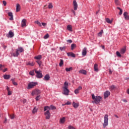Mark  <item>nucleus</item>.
Masks as SVG:
<instances>
[{"label":"nucleus","mask_w":129,"mask_h":129,"mask_svg":"<svg viewBox=\"0 0 129 129\" xmlns=\"http://www.w3.org/2000/svg\"><path fill=\"white\" fill-rule=\"evenodd\" d=\"M73 106L75 108H77L78 106H79V103H75V102H73Z\"/></svg>","instance_id":"aec40b11"},{"label":"nucleus","mask_w":129,"mask_h":129,"mask_svg":"<svg viewBox=\"0 0 129 129\" xmlns=\"http://www.w3.org/2000/svg\"><path fill=\"white\" fill-rule=\"evenodd\" d=\"M3 71V72H7V71H8V68H6Z\"/></svg>","instance_id":"bf43d9fd"},{"label":"nucleus","mask_w":129,"mask_h":129,"mask_svg":"<svg viewBox=\"0 0 129 129\" xmlns=\"http://www.w3.org/2000/svg\"><path fill=\"white\" fill-rule=\"evenodd\" d=\"M19 52L20 53H22V52H24V49L22 47H19L18 49H16V53H13V55L14 57H18L19 55H20V53H19Z\"/></svg>","instance_id":"f03ea898"},{"label":"nucleus","mask_w":129,"mask_h":129,"mask_svg":"<svg viewBox=\"0 0 129 129\" xmlns=\"http://www.w3.org/2000/svg\"><path fill=\"white\" fill-rule=\"evenodd\" d=\"M48 109H51L52 110H54V109H56V107L52 105H50V107H49L48 106H46L45 107H44V111H46V110H48Z\"/></svg>","instance_id":"423d86ee"},{"label":"nucleus","mask_w":129,"mask_h":129,"mask_svg":"<svg viewBox=\"0 0 129 129\" xmlns=\"http://www.w3.org/2000/svg\"><path fill=\"white\" fill-rule=\"evenodd\" d=\"M73 68L72 67H71V68H66V71H67V72H69L70 71H71V70H72Z\"/></svg>","instance_id":"f704fd0d"},{"label":"nucleus","mask_w":129,"mask_h":129,"mask_svg":"<svg viewBox=\"0 0 129 129\" xmlns=\"http://www.w3.org/2000/svg\"><path fill=\"white\" fill-rule=\"evenodd\" d=\"M21 27L22 28H24L25 27H27V20L24 19L22 20L21 22Z\"/></svg>","instance_id":"1a4fd4ad"},{"label":"nucleus","mask_w":129,"mask_h":129,"mask_svg":"<svg viewBox=\"0 0 129 129\" xmlns=\"http://www.w3.org/2000/svg\"><path fill=\"white\" fill-rule=\"evenodd\" d=\"M49 38V34H47L44 36V39H48Z\"/></svg>","instance_id":"09e8293b"},{"label":"nucleus","mask_w":129,"mask_h":129,"mask_svg":"<svg viewBox=\"0 0 129 129\" xmlns=\"http://www.w3.org/2000/svg\"><path fill=\"white\" fill-rule=\"evenodd\" d=\"M79 73H81V74H84V75H86L87 72L86 71L84 70H81L79 71Z\"/></svg>","instance_id":"4be33fe9"},{"label":"nucleus","mask_w":129,"mask_h":129,"mask_svg":"<svg viewBox=\"0 0 129 129\" xmlns=\"http://www.w3.org/2000/svg\"><path fill=\"white\" fill-rule=\"evenodd\" d=\"M29 74L30 75H32V76H34V75H35V73L34 72V71H31L29 72Z\"/></svg>","instance_id":"49530a36"},{"label":"nucleus","mask_w":129,"mask_h":129,"mask_svg":"<svg viewBox=\"0 0 129 129\" xmlns=\"http://www.w3.org/2000/svg\"><path fill=\"white\" fill-rule=\"evenodd\" d=\"M123 16L125 20H129V16H128V13H127V12H125L123 13Z\"/></svg>","instance_id":"4468645a"},{"label":"nucleus","mask_w":129,"mask_h":129,"mask_svg":"<svg viewBox=\"0 0 129 129\" xmlns=\"http://www.w3.org/2000/svg\"><path fill=\"white\" fill-rule=\"evenodd\" d=\"M65 104H66V105H71V102L70 101H68L66 103H65Z\"/></svg>","instance_id":"603ef678"},{"label":"nucleus","mask_w":129,"mask_h":129,"mask_svg":"<svg viewBox=\"0 0 129 129\" xmlns=\"http://www.w3.org/2000/svg\"><path fill=\"white\" fill-rule=\"evenodd\" d=\"M94 71H95L96 72H98V65L97 64V63H95L94 64Z\"/></svg>","instance_id":"6ab92c4d"},{"label":"nucleus","mask_w":129,"mask_h":129,"mask_svg":"<svg viewBox=\"0 0 129 129\" xmlns=\"http://www.w3.org/2000/svg\"><path fill=\"white\" fill-rule=\"evenodd\" d=\"M119 15H122V9L120 10V12L119 13Z\"/></svg>","instance_id":"6e6d98bb"},{"label":"nucleus","mask_w":129,"mask_h":129,"mask_svg":"<svg viewBox=\"0 0 129 129\" xmlns=\"http://www.w3.org/2000/svg\"><path fill=\"white\" fill-rule=\"evenodd\" d=\"M67 29L68 31H70V32H72V26H71V25H68Z\"/></svg>","instance_id":"c85d7f7f"},{"label":"nucleus","mask_w":129,"mask_h":129,"mask_svg":"<svg viewBox=\"0 0 129 129\" xmlns=\"http://www.w3.org/2000/svg\"><path fill=\"white\" fill-rule=\"evenodd\" d=\"M38 111V109H37V107H34V109H33L32 113H36Z\"/></svg>","instance_id":"72a5a7b5"},{"label":"nucleus","mask_w":129,"mask_h":129,"mask_svg":"<svg viewBox=\"0 0 129 129\" xmlns=\"http://www.w3.org/2000/svg\"><path fill=\"white\" fill-rule=\"evenodd\" d=\"M109 74H111L112 73V71H111V70L110 69L109 70Z\"/></svg>","instance_id":"680f3d73"},{"label":"nucleus","mask_w":129,"mask_h":129,"mask_svg":"<svg viewBox=\"0 0 129 129\" xmlns=\"http://www.w3.org/2000/svg\"><path fill=\"white\" fill-rule=\"evenodd\" d=\"M110 95V92H109V91H106L104 94V98L105 99V98H107V97H108V96Z\"/></svg>","instance_id":"f8f14e48"},{"label":"nucleus","mask_w":129,"mask_h":129,"mask_svg":"<svg viewBox=\"0 0 129 129\" xmlns=\"http://www.w3.org/2000/svg\"><path fill=\"white\" fill-rule=\"evenodd\" d=\"M68 56H71L73 58H75V54L73 52H69L67 53Z\"/></svg>","instance_id":"393cba45"},{"label":"nucleus","mask_w":129,"mask_h":129,"mask_svg":"<svg viewBox=\"0 0 129 129\" xmlns=\"http://www.w3.org/2000/svg\"><path fill=\"white\" fill-rule=\"evenodd\" d=\"M72 13H73L74 16H75V15H76L75 11H74V10H72Z\"/></svg>","instance_id":"69168bd1"},{"label":"nucleus","mask_w":129,"mask_h":129,"mask_svg":"<svg viewBox=\"0 0 129 129\" xmlns=\"http://www.w3.org/2000/svg\"><path fill=\"white\" fill-rule=\"evenodd\" d=\"M104 122L103 124V127H105L106 126H107V125H108V115L106 114L104 117Z\"/></svg>","instance_id":"7ed1b4c3"},{"label":"nucleus","mask_w":129,"mask_h":129,"mask_svg":"<svg viewBox=\"0 0 129 129\" xmlns=\"http://www.w3.org/2000/svg\"><path fill=\"white\" fill-rule=\"evenodd\" d=\"M3 77H4V79H6V80H8V79H10V78H11V75H4L3 76Z\"/></svg>","instance_id":"412c9836"},{"label":"nucleus","mask_w":129,"mask_h":129,"mask_svg":"<svg viewBox=\"0 0 129 129\" xmlns=\"http://www.w3.org/2000/svg\"><path fill=\"white\" fill-rule=\"evenodd\" d=\"M92 98L94 100V102L96 104H99L100 103V101H102V98L99 96H95L94 95V94H92Z\"/></svg>","instance_id":"f257e3e1"},{"label":"nucleus","mask_w":129,"mask_h":129,"mask_svg":"<svg viewBox=\"0 0 129 129\" xmlns=\"http://www.w3.org/2000/svg\"><path fill=\"white\" fill-rule=\"evenodd\" d=\"M7 121H8V119H7V118H5V120L4 121V123H7Z\"/></svg>","instance_id":"052dcab7"},{"label":"nucleus","mask_w":129,"mask_h":129,"mask_svg":"<svg viewBox=\"0 0 129 129\" xmlns=\"http://www.w3.org/2000/svg\"><path fill=\"white\" fill-rule=\"evenodd\" d=\"M60 123H64L65 122V117H63L61 118L59 120Z\"/></svg>","instance_id":"cd10ccee"},{"label":"nucleus","mask_w":129,"mask_h":129,"mask_svg":"<svg viewBox=\"0 0 129 129\" xmlns=\"http://www.w3.org/2000/svg\"><path fill=\"white\" fill-rule=\"evenodd\" d=\"M69 129H75V127H73V126L69 125L68 127Z\"/></svg>","instance_id":"3c124183"},{"label":"nucleus","mask_w":129,"mask_h":129,"mask_svg":"<svg viewBox=\"0 0 129 129\" xmlns=\"http://www.w3.org/2000/svg\"><path fill=\"white\" fill-rule=\"evenodd\" d=\"M69 91L68 89H63V94H64V95H69Z\"/></svg>","instance_id":"2eb2a0df"},{"label":"nucleus","mask_w":129,"mask_h":129,"mask_svg":"<svg viewBox=\"0 0 129 129\" xmlns=\"http://www.w3.org/2000/svg\"><path fill=\"white\" fill-rule=\"evenodd\" d=\"M5 68V65H3L2 64H0V70L2 71L3 69Z\"/></svg>","instance_id":"79ce46f5"},{"label":"nucleus","mask_w":129,"mask_h":129,"mask_svg":"<svg viewBox=\"0 0 129 129\" xmlns=\"http://www.w3.org/2000/svg\"><path fill=\"white\" fill-rule=\"evenodd\" d=\"M115 88V87L114 85H112L110 87V90H114V89Z\"/></svg>","instance_id":"ea45409f"},{"label":"nucleus","mask_w":129,"mask_h":129,"mask_svg":"<svg viewBox=\"0 0 129 129\" xmlns=\"http://www.w3.org/2000/svg\"><path fill=\"white\" fill-rule=\"evenodd\" d=\"M21 11V6H20V4H17L16 6V12L18 13V12H20Z\"/></svg>","instance_id":"5701e85b"},{"label":"nucleus","mask_w":129,"mask_h":129,"mask_svg":"<svg viewBox=\"0 0 129 129\" xmlns=\"http://www.w3.org/2000/svg\"><path fill=\"white\" fill-rule=\"evenodd\" d=\"M15 34L12 31H10L8 34L7 35V37H8V38H13Z\"/></svg>","instance_id":"9d476101"},{"label":"nucleus","mask_w":129,"mask_h":129,"mask_svg":"<svg viewBox=\"0 0 129 129\" xmlns=\"http://www.w3.org/2000/svg\"><path fill=\"white\" fill-rule=\"evenodd\" d=\"M106 22L108 23V24H112V21L110 20L109 18H106Z\"/></svg>","instance_id":"7c9ffc66"},{"label":"nucleus","mask_w":129,"mask_h":129,"mask_svg":"<svg viewBox=\"0 0 129 129\" xmlns=\"http://www.w3.org/2000/svg\"><path fill=\"white\" fill-rule=\"evenodd\" d=\"M129 80V78H125V80Z\"/></svg>","instance_id":"774afa93"},{"label":"nucleus","mask_w":129,"mask_h":129,"mask_svg":"<svg viewBox=\"0 0 129 129\" xmlns=\"http://www.w3.org/2000/svg\"><path fill=\"white\" fill-rule=\"evenodd\" d=\"M34 59H35L36 60H41V59H42V55H38L37 56H36L34 57Z\"/></svg>","instance_id":"b1692460"},{"label":"nucleus","mask_w":129,"mask_h":129,"mask_svg":"<svg viewBox=\"0 0 129 129\" xmlns=\"http://www.w3.org/2000/svg\"><path fill=\"white\" fill-rule=\"evenodd\" d=\"M116 54L117 56H118V57H121V54H120V53H119V52L116 51Z\"/></svg>","instance_id":"c03bdc74"},{"label":"nucleus","mask_w":129,"mask_h":129,"mask_svg":"<svg viewBox=\"0 0 129 129\" xmlns=\"http://www.w3.org/2000/svg\"><path fill=\"white\" fill-rule=\"evenodd\" d=\"M86 54H87V48L86 47H85L83 49L82 55L83 56H86Z\"/></svg>","instance_id":"dca6fc26"},{"label":"nucleus","mask_w":129,"mask_h":129,"mask_svg":"<svg viewBox=\"0 0 129 129\" xmlns=\"http://www.w3.org/2000/svg\"><path fill=\"white\" fill-rule=\"evenodd\" d=\"M11 81L12 82V83L14 85L17 86L18 85V83L15 81V79H12Z\"/></svg>","instance_id":"c756f323"},{"label":"nucleus","mask_w":129,"mask_h":129,"mask_svg":"<svg viewBox=\"0 0 129 129\" xmlns=\"http://www.w3.org/2000/svg\"><path fill=\"white\" fill-rule=\"evenodd\" d=\"M26 65H30V66H34V65H35V63L28 62L26 63Z\"/></svg>","instance_id":"473e14b6"},{"label":"nucleus","mask_w":129,"mask_h":129,"mask_svg":"<svg viewBox=\"0 0 129 129\" xmlns=\"http://www.w3.org/2000/svg\"><path fill=\"white\" fill-rule=\"evenodd\" d=\"M35 72L36 73V76L37 78H42L43 77V75L40 72L35 70Z\"/></svg>","instance_id":"6e6552de"},{"label":"nucleus","mask_w":129,"mask_h":129,"mask_svg":"<svg viewBox=\"0 0 129 129\" xmlns=\"http://www.w3.org/2000/svg\"><path fill=\"white\" fill-rule=\"evenodd\" d=\"M39 94H41V91L38 89L34 90L31 93L32 96H34V95H39Z\"/></svg>","instance_id":"39448f33"},{"label":"nucleus","mask_w":129,"mask_h":129,"mask_svg":"<svg viewBox=\"0 0 129 129\" xmlns=\"http://www.w3.org/2000/svg\"><path fill=\"white\" fill-rule=\"evenodd\" d=\"M10 118L11 119H14V118H15V114H13L12 115H10Z\"/></svg>","instance_id":"de8ad7c7"},{"label":"nucleus","mask_w":129,"mask_h":129,"mask_svg":"<svg viewBox=\"0 0 129 129\" xmlns=\"http://www.w3.org/2000/svg\"><path fill=\"white\" fill-rule=\"evenodd\" d=\"M63 89H68V83H67V82H64Z\"/></svg>","instance_id":"a878e982"},{"label":"nucleus","mask_w":129,"mask_h":129,"mask_svg":"<svg viewBox=\"0 0 129 129\" xmlns=\"http://www.w3.org/2000/svg\"><path fill=\"white\" fill-rule=\"evenodd\" d=\"M8 16L9 17H11V18H9V20L10 21H13L14 20V16H13V13L12 12L8 13Z\"/></svg>","instance_id":"f3484780"},{"label":"nucleus","mask_w":129,"mask_h":129,"mask_svg":"<svg viewBox=\"0 0 129 129\" xmlns=\"http://www.w3.org/2000/svg\"><path fill=\"white\" fill-rule=\"evenodd\" d=\"M35 24H37L39 27H42V25L41 24V22H39V21H36L35 22Z\"/></svg>","instance_id":"c9c22d12"},{"label":"nucleus","mask_w":129,"mask_h":129,"mask_svg":"<svg viewBox=\"0 0 129 129\" xmlns=\"http://www.w3.org/2000/svg\"><path fill=\"white\" fill-rule=\"evenodd\" d=\"M36 62L38 64L39 66L41 67V64H42V61H41V60H37Z\"/></svg>","instance_id":"a19ab883"},{"label":"nucleus","mask_w":129,"mask_h":129,"mask_svg":"<svg viewBox=\"0 0 129 129\" xmlns=\"http://www.w3.org/2000/svg\"><path fill=\"white\" fill-rule=\"evenodd\" d=\"M23 103H26L27 102V100L24 99L23 101Z\"/></svg>","instance_id":"e2e57ef3"},{"label":"nucleus","mask_w":129,"mask_h":129,"mask_svg":"<svg viewBox=\"0 0 129 129\" xmlns=\"http://www.w3.org/2000/svg\"><path fill=\"white\" fill-rule=\"evenodd\" d=\"M42 26H43V27H46V26H47V24L45 23H41Z\"/></svg>","instance_id":"4d7b16f0"},{"label":"nucleus","mask_w":129,"mask_h":129,"mask_svg":"<svg viewBox=\"0 0 129 129\" xmlns=\"http://www.w3.org/2000/svg\"><path fill=\"white\" fill-rule=\"evenodd\" d=\"M115 4L117 5H119L118 0H115Z\"/></svg>","instance_id":"5fc2aeb1"},{"label":"nucleus","mask_w":129,"mask_h":129,"mask_svg":"<svg viewBox=\"0 0 129 129\" xmlns=\"http://www.w3.org/2000/svg\"><path fill=\"white\" fill-rule=\"evenodd\" d=\"M67 43H69V44H71L72 43V40L71 39H69L67 40Z\"/></svg>","instance_id":"8fccbe9b"},{"label":"nucleus","mask_w":129,"mask_h":129,"mask_svg":"<svg viewBox=\"0 0 129 129\" xmlns=\"http://www.w3.org/2000/svg\"><path fill=\"white\" fill-rule=\"evenodd\" d=\"M126 51V48L125 47H124L120 50V53L121 54H124Z\"/></svg>","instance_id":"bb28decb"},{"label":"nucleus","mask_w":129,"mask_h":129,"mask_svg":"<svg viewBox=\"0 0 129 129\" xmlns=\"http://www.w3.org/2000/svg\"><path fill=\"white\" fill-rule=\"evenodd\" d=\"M59 49L61 51H65L66 49V46H63L62 47H59Z\"/></svg>","instance_id":"4c0bfd02"},{"label":"nucleus","mask_w":129,"mask_h":129,"mask_svg":"<svg viewBox=\"0 0 129 129\" xmlns=\"http://www.w3.org/2000/svg\"><path fill=\"white\" fill-rule=\"evenodd\" d=\"M73 6L74 10L77 11V9L78 8V4H77V2H76V1L75 0L73 1Z\"/></svg>","instance_id":"9b49d317"},{"label":"nucleus","mask_w":129,"mask_h":129,"mask_svg":"<svg viewBox=\"0 0 129 129\" xmlns=\"http://www.w3.org/2000/svg\"><path fill=\"white\" fill-rule=\"evenodd\" d=\"M6 87H7V90L8 91H10V88L9 87H8V86H7Z\"/></svg>","instance_id":"0e129e2a"},{"label":"nucleus","mask_w":129,"mask_h":129,"mask_svg":"<svg viewBox=\"0 0 129 129\" xmlns=\"http://www.w3.org/2000/svg\"><path fill=\"white\" fill-rule=\"evenodd\" d=\"M3 4L4 5V6H5L6 7V6H7V2H6L5 1H4L3 2Z\"/></svg>","instance_id":"864d4df0"},{"label":"nucleus","mask_w":129,"mask_h":129,"mask_svg":"<svg viewBox=\"0 0 129 129\" xmlns=\"http://www.w3.org/2000/svg\"><path fill=\"white\" fill-rule=\"evenodd\" d=\"M48 9H52L53 8V5H52V3H50L49 5L48 6Z\"/></svg>","instance_id":"37998d69"},{"label":"nucleus","mask_w":129,"mask_h":129,"mask_svg":"<svg viewBox=\"0 0 129 129\" xmlns=\"http://www.w3.org/2000/svg\"><path fill=\"white\" fill-rule=\"evenodd\" d=\"M45 81H48V80H50V75H46L44 76V78L43 79Z\"/></svg>","instance_id":"a211bd4d"},{"label":"nucleus","mask_w":129,"mask_h":129,"mask_svg":"<svg viewBox=\"0 0 129 129\" xmlns=\"http://www.w3.org/2000/svg\"><path fill=\"white\" fill-rule=\"evenodd\" d=\"M101 47H102V49H103L104 50V49H105L104 45H102Z\"/></svg>","instance_id":"338daca9"},{"label":"nucleus","mask_w":129,"mask_h":129,"mask_svg":"<svg viewBox=\"0 0 129 129\" xmlns=\"http://www.w3.org/2000/svg\"><path fill=\"white\" fill-rule=\"evenodd\" d=\"M81 89H82V87L81 86H79V87L75 90V94H78L79 91L81 90Z\"/></svg>","instance_id":"ddd939ff"},{"label":"nucleus","mask_w":129,"mask_h":129,"mask_svg":"<svg viewBox=\"0 0 129 129\" xmlns=\"http://www.w3.org/2000/svg\"><path fill=\"white\" fill-rule=\"evenodd\" d=\"M75 47H76V44H72L71 45V49H72V50H74V48H75Z\"/></svg>","instance_id":"58836bf2"},{"label":"nucleus","mask_w":129,"mask_h":129,"mask_svg":"<svg viewBox=\"0 0 129 129\" xmlns=\"http://www.w3.org/2000/svg\"><path fill=\"white\" fill-rule=\"evenodd\" d=\"M63 63L64 62H63V59H60V61L59 64V67H62V66L63 65Z\"/></svg>","instance_id":"e433bc0d"},{"label":"nucleus","mask_w":129,"mask_h":129,"mask_svg":"<svg viewBox=\"0 0 129 129\" xmlns=\"http://www.w3.org/2000/svg\"><path fill=\"white\" fill-rule=\"evenodd\" d=\"M36 85H38V83L34 82H30L28 85L27 89H31V88H33L35 87V86H36Z\"/></svg>","instance_id":"20e7f679"},{"label":"nucleus","mask_w":129,"mask_h":129,"mask_svg":"<svg viewBox=\"0 0 129 129\" xmlns=\"http://www.w3.org/2000/svg\"><path fill=\"white\" fill-rule=\"evenodd\" d=\"M44 115H45L46 119H50V117H51V113H50V111L49 110L44 113Z\"/></svg>","instance_id":"0eeeda50"},{"label":"nucleus","mask_w":129,"mask_h":129,"mask_svg":"<svg viewBox=\"0 0 129 129\" xmlns=\"http://www.w3.org/2000/svg\"><path fill=\"white\" fill-rule=\"evenodd\" d=\"M40 95H38V96H36V97L35 98L36 101H38L40 100Z\"/></svg>","instance_id":"a18cd8bd"},{"label":"nucleus","mask_w":129,"mask_h":129,"mask_svg":"<svg viewBox=\"0 0 129 129\" xmlns=\"http://www.w3.org/2000/svg\"><path fill=\"white\" fill-rule=\"evenodd\" d=\"M102 34H103V30H101V31L98 33V37H102Z\"/></svg>","instance_id":"2f4dec72"},{"label":"nucleus","mask_w":129,"mask_h":129,"mask_svg":"<svg viewBox=\"0 0 129 129\" xmlns=\"http://www.w3.org/2000/svg\"><path fill=\"white\" fill-rule=\"evenodd\" d=\"M8 95H12V92L11 91H8Z\"/></svg>","instance_id":"13d9d810"}]
</instances>
